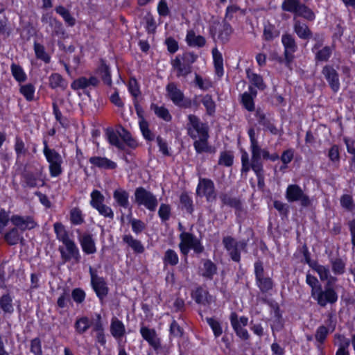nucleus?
Segmentation results:
<instances>
[{
    "instance_id": "1",
    "label": "nucleus",
    "mask_w": 355,
    "mask_h": 355,
    "mask_svg": "<svg viewBox=\"0 0 355 355\" xmlns=\"http://www.w3.org/2000/svg\"><path fill=\"white\" fill-rule=\"evenodd\" d=\"M35 166L33 164H28L24 166L21 176L24 180L26 186L33 188L38 186H43L44 181L42 178V167Z\"/></svg>"
},
{
    "instance_id": "2",
    "label": "nucleus",
    "mask_w": 355,
    "mask_h": 355,
    "mask_svg": "<svg viewBox=\"0 0 355 355\" xmlns=\"http://www.w3.org/2000/svg\"><path fill=\"white\" fill-rule=\"evenodd\" d=\"M44 155L49 163V172L52 177L59 176L62 172V156L55 149L50 148L48 146L47 141H44Z\"/></svg>"
},
{
    "instance_id": "3",
    "label": "nucleus",
    "mask_w": 355,
    "mask_h": 355,
    "mask_svg": "<svg viewBox=\"0 0 355 355\" xmlns=\"http://www.w3.org/2000/svg\"><path fill=\"white\" fill-rule=\"evenodd\" d=\"M180 243L179 248L181 252L187 256L190 249H192L196 253L200 254L204 251V247L201 244L200 241L193 234L182 232L180 235Z\"/></svg>"
},
{
    "instance_id": "4",
    "label": "nucleus",
    "mask_w": 355,
    "mask_h": 355,
    "mask_svg": "<svg viewBox=\"0 0 355 355\" xmlns=\"http://www.w3.org/2000/svg\"><path fill=\"white\" fill-rule=\"evenodd\" d=\"M282 43L284 48V59H279V62L284 63L286 67H290L294 59V53L297 50V44L294 36L291 33H284L282 36Z\"/></svg>"
},
{
    "instance_id": "5",
    "label": "nucleus",
    "mask_w": 355,
    "mask_h": 355,
    "mask_svg": "<svg viewBox=\"0 0 355 355\" xmlns=\"http://www.w3.org/2000/svg\"><path fill=\"white\" fill-rule=\"evenodd\" d=\"M135 202L139 205H144L146 209L154 211L158 205L156 196L144 187H138L135 191Z\"/></svg>"
},
{
    "instance_id": "6",
    "label": "nucleus",
    "mask_w": 355,
    "mask_h": 355,
    "mask_svg": "<svg viewBox=\"0 0 355 355\" xmlns=\"http://www.w3.org/2000/svg\"><path fill=\"white\" fill-rule=\"evenodd\" d=\"M167 96L177 106L183 108H189L191 107V101L185 98L182 91L178 87L175 83H169L166 87Z\"/></svg>"
},
{
    "instance_id": "7",
    "label": "nucleus",
    "mask_w": 355,
    "mask_h": 355,
    "mask_svg": "<svg viewBox=\"0 0 355 355\" xmlns=\"http://www.w3.org/2000/svg\"><path fill=\"white\" fill-rule=\"evenodd\" d=\"M223 244L231 259L236 262H239L241 259L240 251H245L247 248L245 241H236L230 236H225L223 239Z\"/></svg>"
},
{
    "instance_id": "8",
    "label": "nucleus",
    "mask_w": 355,
    "mask_h": 355,
    "mask_svg": "<svg viewBox=\"0 0 355 355\" xmlns=\"http://www.w3.org/2000/svg\"><path fill=\"white\" fill-rule=\"evenodd\" d=\"M311 297L317 301V303L322 307H324L328 303L334 304L338 300V295L331 285L327 284L324 290H322L320 286H318L317 291Z\"/></svg>"
},
{
    "instance_id": "9",
    "label": "nucleus",
    "mask_w": 355,
    "mask_h": 355,
    "mask_svg": "<svg viewBox=\"0 0 355 355\" xmlns=\"http://www.w3.org/2000/svg\"><path fill=\"white\" fill-rule=\"evenodd\" d=\"M286 198L290 202L300 201V205L305 207L310 206L311 203L309 197L304 193L297 184L288 186L286 191Z\"/></svg>"
},
{
    "instance_id": "10",
    "label": "nucleus",
    "mask_w": 355,
    "mask_h": 355,
    "mask_svg": "<svg viewBox=\"0 0 355 355\" xmlns=\"http://www.w3.org/2000/svg\"><path fill=\"white\" fill-rule=\"evenodd\" d=\"M189 123L187 124L188 135L192 139H197L198 137L208 134L207 126L202 123L200 119L193 114L188 116Z\"/></svg>"
},
{
    "instance_id": "11",
    "label": "nucleus",
    "mask_w": 355,
    "mask_h": 355,
    "mask_svg": "<svg viewBox=\"0 0 355 355\" xmlns=\"http://www.w3.org/2000/svg\"><path fill=\"white\" fill-rule=\"evenodd\" d=\"M89 273L92 288L99 299L103 300L108 293V288L106 286V282L103 277L97 275L96 272L92 267L89 268Z\"/></svg>"
},
{
    "instance_id": "12",
    "label": "nucleus",
    "mask_w": 355,
    "mask_h": 355,
    "mask_svg": "<svg viewBox=\"0 0 355 355\" xmlns=\"http://www.w3.org/2000/svg\"><path fill=\"white\" fill-rule=\"evenodd\" d=\"M210 31L213 35L218 32V38L223 42H226L228 41L229 37L232 33V28L230 24L225 20H223L221 22L214 21L211 26Z\"/></svg>"
},
{
    "instance_id": "13",
    "label": "nucleus",
    "mask_w": 355,
    "mask_h": 355,
    "mask_svg": "<svg viewBox=\"0 0 355 355\" xmlns=\"http://www.w3.org/2000/svg\"><path fill=\"white\" fill-rule=\"evenodd\" d=\"M200 196H205L208 201H213L216 198L214 182L209 179H200L196 190Z\"/></svg>"
},
{
    "instance_id": "14",
    "label": "nucleus",
    "mask_w": 355,
    "mask_h": 355,
    "mask_svg": "<svg viewBox=\"0 0 355 355\" xmlns=\"http://www.w3.org/2000/svg\"><path fill=\"white\" fill-rule=\"evenodd\" d=\"M63 244L65 245L66 251L60 248L62 259L65 262L73 259L76 263H78L80 259V255L76 243L72 240H69L63 243Z\"/></svg>"
},
{
    "instance_id": "15",
    "label": "nucleus",
    "mask_w": 355,
    "mask_h": 355,
    "mask_svg": "<svg viewBox=\"0 0 355 355\" xmlns=\"http://www.w3.org/2000/svg\"><path fill=\"white\" fill-rule=\"evenodd\" d=\"M322 73L328 82L332 91L337 92L340 89V82L336 70L331 65H325L322 70Z\"/></svg>"
},
{
    "instance_id": "16",
    "label": "nucleus",
    "mask_w": 355,
    "mask_h": 355,
    "mask_svg": "<svg viewBox=\"0 0 355 355\" xmlns=\"http://www.w3.org/2000/svg\"><path fill=\"white\" fill-rule=\"evenodd\" d=\"M140 333L143 338L155 350L161 347L160 339L155 329H149L146 327H142L140 329Z\"/></svg>"
},
{
    "instance_id": "17",
    "label": "nucleus",
    "mask_w": 355,
    "mask_h": 355,
    "mask_svg": "<svg viewBox=\"0 0 355 355\" xmlns=\"http://www.w3.org/2000/svg\"><path fill=\"white\" fill-rule=\"evenodd\" d=\"M12 223L21 231L32 230L37 225L36 222L31 216H12L10 218Z\"/></svg>"
},
{
    "instance_id": "18",
    "label": "nucleus",
    "mask_w": 355,
    "mask_h": 355,
    "mask_svg": "<svg viewBox=\"0 0 355 355\" xmlns=\"http://www.w3.org/2000/svg\"><path fill=\"white\" fill-rule=\"evenodd\" d=\"M293 31L298 37L302 40H309L313 37L308 25L295 17H293Z\"/></svg>"
},
{
    "instance_id": "19",
    "label": "nucleus",
    "mask_w": 355,
    "mask_h": 355,
    "mask_svg": "<svg viewBox=\"0 0 355 355\" xmlns=\"http://www.w3.org/2000/svg\"><path fill=\"white\" fill-rule=\"evenodd\" d=\"M89 162L95 167L101 169L111 170L116 168V164L105 157L94 156L91 157Z\"/></svg>"
},
{
    "instance_id": "20",
    "label": "nucleus",
    "mask_w": 355,
    "mask_h": 355,
    "mask_svg": "<svg viewBox=\"0 0 355 355\" xmlns=\"http://www.w3.org/2000/svg\"><path fill=\"white\" fill-rule=\"evenodd\" d=\"M171 64L173 68L177 71V77H186L187 75L191 73L192 67L190 66V64L182 61L179 57H176L174 60H173Z\"/></svg>"
},
{
    "instance_id": "21",
    "label": "nucleus",
    "mask_w": 355,
    "mask_h": 355,
    "mask_svg": "<svg viewBox=\"0 0 355 355\" xmlns=\"http://www.w3.org/2000/svg\"><path fill=\"white\" fill-rule=\"evenodd\" d=\"M79 241L83 252L92 254L96 252L95 241L89 234H84L79 236Z\"/></svg>"
},
{
    "instance_id": "22",
    "label": "nucleus",
    "mask_w": 355,
    "mask_h": 355,
    "mask_svg": "<svg viewBox=\"0 0 355 355\" xmlns=\"http://www.w3.org/2000/svg\"><path fill=\"white\" fill-rule=\"evenodd\" d=\"M192 297L196 303L202 305H209L212 301L211 296L209 295L206 290L201 287L198 288L192 293Z\"/></svg>"
},
{
    "instance_id": "23",
    "label": "nucleus",
    "mask_w": 355,
    "mask_h": 355,
    "mask_svg": "<svg viewBox=\"0 0 355 355\" xmlns=\"http://www.w3.org/2000/svg\"><path fill=\"white\" fill-rule=\"evenodd\" d=\"M312 268L318 272L322 281H327V284L328 286L333 284L336 281V278L330 275V271L327 266L315 264Z\"/></svg>"
},
{
    "instance_id": "24",
    "label": "nucleus",
    "mask_w": 355,
    "mask_h": 355,
    "mask_svg": "<svg viewBox=\"0 0 355 355\" xmlns=\"http://www.w3.org/2000/svg\"><path fill=\"white\" fill-rule=\"evenodd\" d=\"M250 93L245 92L241 96V103L246 110L252 112L254 110V98L257 96V90L249 87Z\"/></svg>"
},
{
    "instance_id": "25",
    "label": "nucleus",
    "mask_w": 355,
    "mask_h": 355,
    "mask_svg": "<svg viewBox=\"0 0 355 355\" xmlns=\"http://www.w3.org/2000/svg\"><path fill=\"white\" fill-rule=\"evenodd\" d=\"M256 117L260 125L265 127V128L269 130L272 135H277V128L266 118L262 111L258 110L256 113Z\"/></svg>"
},
{
    "instance_id": "26",
    "label": "nucleus",
    "mask_w": 355,
    "mask_h": 355,
    "mask_svg": "<svg viewBox=\"0 0 355 355\" xmlns=\"http://www.w3.org/2000/svg\"><path fill=\"white\" fill-rule=\"evenodd\" d=\"M106 136L111 145L116 146L119 149L124 148V144L119 138L120 130L114 131L112 128L107 129L106 130Z\"/></svg>"
},
{
    "instance_id": "27",
    "label": "nucleus",
    "mask_w": 355,
    "mask_h": 355,
    "mask_svg": "<svg viewBox=\"0 0 355 355\" xmlns=\"http://www.w3.org/2000/svg\"><path fill=\"white\" fill-rule=\"evenodd\" d=\"M231 324L236 331L238 336L243 340H247L249 338L248 331L244 329L239 322L238 317L236 313H232L230 315Z\"/></svg>"
},
{
    "instance_id": "28",
    "label": "nucleus",
    "mask_w": 355,
    "mask_h": 355,
    "mask_svg": "<svg viewBox=\"0 0 355 355\" xmlns=\"http://www.w3.org/2000/svg\"><path fill=\"white\" fill-rule=\"evenodd\" d=\"M198 139L193 143L194 148L198 153L211 152V147L208 145L209 134L198 137Z\"/></svg>"
},
{
    "instance_id": "29",
    "label": "nucleus",
    "mask_w": 355,
    "mask_h": 355,
    "mask_svg": "<svg viewBox=\"0 0 355 355\" xmlns=\"http://www.w3.org/2000/svg\"><path fill=\"white\" fill-rule=\"evenodd\" d=\"M220 199L224 205L234 208L236 210L241 209V200L237 198L232 197L227 193H222L220 195Z\"/></svg>"
},
{
    "instance_id": "30",
    "label": "nucleus",
    "mask_w": 355,
    "mask_h": 355,
    "mask_svg": "<svg viewBox=\"0 0 355 355\" xmlns=\"http://www.w3.org/2000/svg\"><path fill=\"white\" fill-rule=\"evenodd\" d=\"M97 73L101 78L102 80L105 84L108 86L112 85V79L109 67L105 64L103 60L101 61V65L99 66Z\"/></svg>"
},
{
    "instance_id": "31",
    "label": "nucleus",
    "mask_w": 355,
    "mask_h": 355,
    "mask_svg": "<svg viewBox=\"0 0 355 355\" xmlns=\"http://www.w3.org/2000/svg\"><path fill=\"white\" fill-rule=\"evenodd\" d=\"M113 197L117 204L124 208H128L129 206L128 193L123 189H117L114 191Z\"/></svg>"
},
{
    "instance_id": "32",
    "label": "nucleus",
    "mask_w": 355,
    "mask_h": 355,
    "mask_svg": "<svg viewBox=\"0 0 355 355\" xmlns=\"http://www.w3.org/2000/svg\"><path fill=\"white\" fill-rule=\"evenodd\" d=\"M123 241L137 253H142L144 251V247L141 243L130 234L124 235Z\"/></svg>"
},
{
    "instance_id": "33",
    "label": "nucleus",
    "mask_w": 355,
    "mask_h": 355,
    "mask_svg": "<svg viewBox=\"0 0 355 355\" xmlns=\"http://www.w3.org/2000/svg\"><path fill=\"white\" fill-rule=\"evenodd\" d=\"M212 54L216 73L218 77H221L223 75V59L222 55L216 48L212 50Z\"/></svg>"
},
{
    "instance_id": "34",
    "label": "nucleus",
    "mask_w": 355,
    "mask_h": 355,
    "mask_svg": "<svg viewBox=\"0 0 355 355\" xmlns=\"http://www.w3.org/2000/svg\"><path fill=\"white\" fill-rule=\"evenodd\" d=\"M186 40L189 46L198 47L203 46L206 42L204 37L201 35H196L195 33L192 31L188 32Z\"/></svg>"
},
{
    "instance_id": "35",
    "label": "nucleus",
    "mask_w": 355,
    "mask_h": 355,
    "mask_svg": "<svg viewBox=\"0 0 355 355\" xmlns=\"http://www.w3.org/2000/svg\"><path fill=\"white\" fill-rule=\"evenodd\" d=\"M216 266L209 259H206L203 263V268L202 269V276L209 279H211L213 276L216 273Z\"/></svg>"
},
{
    "instance_id": "36",
    "label": "nucleus",
    "mask_w": 355,
    "mask_h": 355,
    "mask_svg": "<svg viewBox=\"0 0 355 355\" xmlns=\"http://www.w3.org/2000/svg\"><path fill=\"white\" fill-rule=\"evenodd\" d=\"M49 86L53 89L60 87L64 89L67 86V83L61 75L55 73H52L49 77Z\"/></svg>"
},
{
    "instance_id": "37",
    "label": "nucleus",
    "mask_w": 355,
    "mask_h": 355,
    "mask_svg": "<svg viewBox=\"0 0 355 355\" xmlns=\"http://www.w3.org/2000/svg\"><path fill=\"white\" fill-rule=\"evenodd\" d=\"M110 330L112 335L116 338H121L125 334V327L121 321L116 319L112 322Z\"/></svg>"
},
{
    "instance_id": "38",
    "label": "nucleus",
    "mask_w": 355,
    "mask_h": 355,
    "mask_svg": "<svg viewBox=\"0 0 355 355\" xmlns=\"http://www.w3.org/2000/svg\"><path fill=\"white\" fill-rule=\"evenodd\" d=\"M296 16L302 17L308 21H313L315 17L313 10L302 3L299 6L295 17H296Z\"/></svg>"
},
{
    "instance_id": "39",
    "label": "nucleus",
    "mask_w": 355,
    "mask_h": 355,
    "mask_svg": "<svg viewBox=\"0 0 355 355\" xmlns=\"http://www.w3.org/2000/svg\"><path fill=\"white\" fill-rule=\"evenodd\" d=\"M246 73L248 78L253 85L261 90H263L266 88V85L260 75L251 72L250 70H247Z\"/></svg>"
},
{
    "instance_id": "40",
    "label": "nucleus",
    "mask_w": 355,
    "mask_h": 355,
    "mask_svg": "<svg viewBox=\"0 0 355 355\" xmlns=\"http://www.w3.org/2000/svg\"><path fill=\"white\" fill-rule=\"evenodd\" d=\"M54 230L56 234L57 238L59 241L64 243L69 240H71L69 238L68 234L64 227V225L60 223H55L53 225Z\"/></svg>"
},
{
    "instance_id": "41",
    "label": "nucleus",
    "mask_w": 355,
    "mask_h": 355,
    "mask_svg": "<svg viewBox=\"0 0 355 355\" xmlns=\"http://www.w3.org/2000/svg\"><path fill=\"white\" fill-rule=\"evenodd\" d=\"M279 31H278L274 25H266L263 30V37L266 40L270 41L277 37L279 35Z\"/></svg>"
},
{
    "instance_id": "42",
    "label": "nucleus",
    "mask_w": 355,
    "mask_h": 355,
    "mask_svg": "<svg viewBox=\"0 0 355 355\" xmlns=\"http://www.w3.org/2000/svg\"><path fill=\"white\" fill-rule=\"evenodd\" d=\"M301 2L300 0H285L282 6V8L284 11L296 14Z\"/></svg>"
},
{
    "instance_id": "43",
    "label": "nucleus",
    "mask_w": 355,
    "mask_h": 355,
    "mask_svg": "<svg viewBox=\"0 0 355 355\" xmlns=\"http://www.w3.org/2000/svg\"><path fill=\"white\" fill-rule=\"evenodd\" d=\"M11 72L17 81L21 83L26 80V75L19 65L12 63L11 64Z\"/></svg>"
},
{
    "instance_id": "44",
    "label": "nucleus",
    "mask_w": 355,
    "mask_h": 355,
    "mask_svg": "<svg viewBox=\"0 0 355 355\" xmlns=\"http://www.w3.org/2000/svg\"><path fill=\"white\" fill-rule=\"evenodd\" d=\"M34 51L35 53V55L38 59L43 60L46 63H49L50 62V56L46 53L45 49L43 45L35 42Z\"/></svg>"
},
{
    "instance_id": "45",
    "label": "nucleus",
    "mask_w": 355,
    "mask_h": 355,
    "mask_svg": "<svg viewBox=\"0 0 355 355\" xmlns=\"http://www.w3.org/2000/svg\"><path fill=\"white\" fill-rule=\"evenodd\" d=\"M5 240L10 245L17 244L21 239L20 234L17 228L14 227L4 236Z\"/></svg>"
},
{
    "instance_id": "46",
    "label": "nucleus",
    "mask_w": 355,
    "mask_h": 355,
    "mask_svg": "<svg viewBox=\"0 0 355 355\" xmlns=\"http://www.w3.org/2000/svg\"><path fill=\"white\" fill-rule=\"evenodd\" d=\"M163 260L165 264L175 266L179 261V258L178 254L173 250L168 249L166 251Z\"/></svg>"
},
{
    "instance_id": "47",
    "label": "nucleus",
    "mask_w": 355,
    "mask_h": 355,
    "mask_svg": "<svg viewBox=\"0 0 355 355\" xmlns=\"http://www.w3.org/2000/svg\"><path fill=\"white\" fill-rule=\"evenodd\" d=\"M57 13L60 15L66 23L72 26L75 24V19L71 15L69 11L64 7L60 6L55 8Z\"/></svg>"
},
{
    "instance_id": "48",
    "label": "nucleus",
    "mask_w": 355,
    "mask_h": 355,
    "mask_svg": "<svg viewBox=\"0 0 355 355\" xmlns=\"http://www.w3.org/2000/svg\"><path fill=\"white\" fill-rule=\"evenodd\" d=\"M12 301L9 295H3L0 298V306L4 312L10 313L13 311Z\"/></svg>"
},
{
    "instance_id": "49",
    "label": "nucleus",
    "mask_w": 355,
    "mask_h": 355,
    "mask_svg": "<svg viewBox=\"0 0 355 355\" xmlns=\"http://www.w3.org/2000/svg\"><path fill=\"white\" fill-rule=\"evenodd\" d=\"M152 109L154 110L155 114L159 118L168 121L171 119V116L168 110L164 107H159L156 105H151Z\"/></svg>"
},
{
    "instance_id": "50",
    "label": "nucleus",
    "mask_w": 355,
    "mask_h": 355,
    "mask_svg": "<svg viewBox=\"0 0 355 355\" xmlns=\"http://www.w3.org/2000/svg\"><path fill=\"white\" fill-rule=\"evenodd\" d=\"M257 282L260 290L265 293L272 289V282L269 277H264L263 276L259 279H257Z\"/></svg>"
},
{
    "instance_id": "51",
    "label": "nucleus",
    "mask_w": 355,
    "mask_h": 355,
    "mask_svg": "<svg viewBox=\"0 0 355 355\" xmlns=\"http://www.w3.org/2000/svg\"><path fill=\"white\" fill-rule=\"evenodd\" d=\"M332 53V48L324 46L319 50L315 54V59L319 61H327Z\"/></svg>"
},
{
    "instance_id": "52",
    "label": "nucleus",
    "mask_w": 355,
    "mask_h": 355,
    "mask_svg": "<svg viewBox=\"0 0 355 355\" xmlns=\"http://www.w3.org/2000/svg\"><path fill=\"white\" fill-rule=\"evenodd\" d=\"M20 92L27 101H32L34 97L35 88L31 84H26L21 86Z\"/></svg>"
},
{
    "instance_id": "53",
    "label": "nucleus",
    "mask_w": 355,
    "mask_h": 355,
    "mask_svg": "<svg viewBox=\"0 0 355 355\" xmlns=\"http://www.w3.org/2000/svg\"><path fill=\"white\" fill-rule=\"evenodd\" d=\"M49 25L53 28V34L56 35H64V30L62 24L54 18H49Z\"/></svg>"
},
{
    "instance_id": "54",
    "label": "nucleus",
    "mask_w": 355,
    "mask_h": 355,
    "mask_svg": "<svg viewBox=\"0 0 355 355\" xmlns=\"http://www.w3.org/2000/svg\"><path fill=\"white\" fill-rule=\"evenodd\" d=\"M234 156L230 152H222L220 155L218 164L225 166H231L233 164Z\"/></svg>"
},
{
    "instance_id": "55",
    "label": "nucleus",
    "mask_w": 355,
    "mask_h": 355,
    "mask_svg": "<svg viewBox=\"0 0 355 355\" xmlns=\"http://www.w3.org/2000/svg\"><path fill=\"white\" fill-rule=\"evenodd\" d=\"M91 197V205H92L93 207L97 209L100 206L103 205V196L101 195L100 191L94 190L92 193Z\"/></svg>"
},
{
    "instance_id": "56",
    "label": "nucleus",
    "mask_w": 355,
    "mask_h": 355,
    "mask_svg": "<svg viewBox=\"0 0 355 355\" xmlns=\"http://www.w3.org/2000/svg\"><path fill=\"white\" fill-rule=\"evenodd\" d=\"M332 270L335 274L340 275L344 273L345 264L340 259L331 260Z\"/></svg>"
},
{
    "instance_id": "57",
    "label": "nucleus",
    "mask_w": 355,
    "mask_h": 355,
    "mask_svg": "<svg viewBox=\"0 0 355 355\" xmlns=\"http://www.w3.org/2000/svg\"><path fill=\"white\" fill-rule=\"evenodd\" d=\"M250 164L251 168L255 173L263 172V163L261 157H252Z\"/></svg>"
},
{
    "instance_id": "58",
    "label": "nucleus",
    "mask_w": 355,
    "mask_h": 355,
    "mask_svg": "<svg viewBox=\"0 0 355 355\" xmlns=\"http://www.w3.org/2000/svg\"><path fill=\"white\" fill-rule=\"evenodd\" d=\"M202 103L207 109V112L209 114H211L215 111V103L212 98L209 95H206L203 97Z\"/></svg>"
},
{
    "instance_id": "59",
    "label": "nucleus",
    "mask_w": 355,
    "mask_h": 355,
    "mask_svg": "<svg viewBox=\"0 0 355 355\" xmlns=\"http://www.w3.org/2000/svg\"><path fill=\"white\" fill-rule=\"evenodd\" d=\"M159 216L163 221L168 220L171 215V207L168 205L161 204L158 210Z\"/></svg>"
},
{
    "instance_id": "60",
    "label": "nucleus",
    "mask_w": 355,
    "mask_h": 355,
    "mask_svg": "<svg viewBox=\"0 0 355 355\" xmlns=\"http://www.w3.org/2000/svg\"><path fill=\"white\" fill-rule=\"evenodd\" d=\"M75 326L78 333L83 334L89 329V321L87 318H82L76 321Z\"/></svg>"
},
{
    "instance_id": "61",
    "label": "nucleus",
    "mask_w": 355,
    "mask_h": 355,
    "mask_svg": "<svg viewBox=\"0 0 355 355\" xmlns=\"http://www.w3.org/2000/svg\"><path fill=\"white\" fill-rule=\"evenodd\" d=\"M180 202L187 212L191 214L193 212V205L192 200L189 198V196L186 193H182L180 196Z\"/></svg>"
},
{
    "instance_id": "62",
    "label": "nucleus",
    "mask_w": 355,
    "mask_h": 355,
    "mask_svg": "<svg viewBox=\"0 0 355 355\" xmlns=\"http://www.w3.org/2000/svg\"><path fill=\"white\" fill-rule=\"evenodd\" d=\"M207 322L209 324L211 328L212 329L216 337H218L219 336H220L222 334L223 331H222L220 324L217 320H216L211 318H207Z\"/></svg>"
},
{
    "instance_id": "63",
    "label": "nucleus",
    "mask_w": 355,
    "mask_h": 355,
    "mask_svg": "<svg viewBox=\"0 0 355 355\" xmlns=\"http://www.w3.org/2000/svg\"><path fill=\"white\" fill-rule=\"evenodd\" d=\"M71 221L73 224L79 225L83 222L81 211L74 208L71 211Z\"/></svg>"
},
{
    "instance_id": "64",
    "label": "nucleus",
    "mask_w": 355,
    "mask_h": 355,
    "mask_svg": "<svg viewBox=\"0 0 355 355\" xmlns=\"http://www.w3.org/2000/svg\"><path fill=\"white\" fill-rule=\"evenodd\" d=\"M71 297L76 302L81 303L85 300V293L80 288H75L72 291Z\"/></svg>"
}]
</instances>
